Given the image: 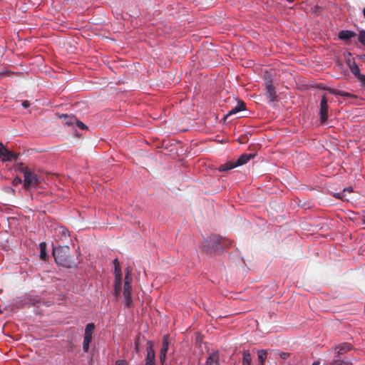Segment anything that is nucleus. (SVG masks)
Wrapping results in <instances>:
<instances>
[{
  "mask_svg": "<svg viewBox=\"0 0 365 365\" xmlns=\"http://www.w3.org/2000/svg\"><path fill=\"white\" fill-rule=\"evenodd\" d=\"M29 103L27 101H25L22 103V106L25 108H27L29 106Z\"/></svg>",
  "mask_w": 365,
  "mask_h": 365,
  "instance_id": "2f4dec72",
  "label": "nucleus"
},
{
  "mask_svg": "<svg viewBox=\"0 0 365 365\" xmlns=\"http://www.w3.org/2000/svg\"><path fill=\"white\" fill-rule=\"evenodd\" d=\"M245 104L243 102L240 101L237 103V105L232 108L227 114V116L232 115L233 114H236L237 113L245 110Z\"/></svg>",
  "mask_w": 365,
  "mask_h": 365,
  "instance_id": "2eb2a0df",
  "label": "nucleus"
},
{
  "mask_svg": "<svg viewBox=\"0 0 365 365\" xmlns=\"http://www.w3.org/2000/svg\"><path fill=\"white\" fill-rule=\"evenodd\" d=\"M252 158V154L242 155L236 161L237 166L242 165L247 163Z\"/></svg>",
  "mask_w": 365,
  "mask_h": 365,
  "instance_id": "dca6fc26",
  "label": "nucleus"
},
{
  "mask_svg": "<svg viewBox=\"0 0 365 365\" xmlns=\"http://www.w3.org/2000/svg\"><path fill=\"white\" fill-rule=\"evenodd\" d=\"M289 2H292L294 0H287Z\"/></svg>",
  "mask_w": 365,
  "mask_h": 365,
  "instance_id": "4c0bfd02",
  "label": "nucleus"
},
{
  "mask_svg": "<svg viewBox=\"0 0 365 365\" xmlns=\"http://www.w3.org/2000/svg\"><path fill=\"white\" fill-rule=\"evenodd\" d=\"M0 159L4 162L11 161L12 160H16V155L4 147V148L3 149L2 154H1L0 155Z\"/></svg>",
  "mask_w": 365,
  "mask_h": 365,
  "instance_id": "ddd939ff",
  "label": "nucleus"
},
{
  "mask_svg": "<svg viewBox=\"0 0 365 365\" xmlns=\"http://www.w3.org/2000/svg\"><path fill=\"white\" fill-rule=\"evenodd\" d=\"M334 196H336V197L340 198L343 200H347V199L346 198V195L343 192L342 193H336L334 195Z\"/></svg>",
  "mask_w": 365,
  "mask_h": 365,
  "instance_id": "c85d7f7f",
  "label": "nucleus"
},
{
  "mask_svg": "<svg viewBox=\"0 0 365 365\" xmlns=\"http://www.w3.org/2000/svg\"><path fill=\"white\" fill-rule=\"evenodd\" d=\"M327 110H328V105H327V99L325 96H323L321 101L320 104V118L321 122L324 123L327 119Z\"/></svg>",
  "mask_w": 365,
  "mask_h": 365,
  "instance_id": "6e6552de",
  "label": "nucleus"
},
{
  "mask_svg": "<svg viewBox=\"0 0 365 365\" xmlns=\"http://www.w3.org/2000/svg\"><path fill=\"white\" fill-rule=\"evenodd\" d=\"M319 361H314L312 365H319Z\"/></svg>",
  "mask_w": 365,
  "mask_h": 365,
  "instance_id": "c9c22d12",
  "label": "nucleus"
},
{
  "mask_svg": "<svg viewBox=\"0 0 365 365\" xmlns=\"http://www.w3.org/2000/svg\"><path fill=\"white\" fill-rule=\"evenodd\" d=\"M145 365H155V356L153 349V344L148 341L147 343V356Z\"/></svg>",
  "mask_w": 365,
  "mask_h": 365,
  "instance_id": "423d86ee",
  "label": "nucleus"
},
{
  "mask_svg": "<svg viewBox=\"0 0 365 365\" xmlns=\"http://www.w3.org/2000/svg\"><path fill=\"white\" fill-rule=\"evenodd\" d=\"M55 236L59 240H67L69 237L68 230L63 226H57L54 229Z\"/></svg>",
  "mask_w": 365,
  "mask_h": 365,
  "instance_id": "1a4fd4ad",
  "label": "nucleus"
},
{
  "mask_svg": "<svg viewBox=\"0 0 365 365\" xmlns=\"http://www.w3.org/2000/svg\"><path fill=\"white\" fill-rule=\"evenodd\" d=\"M331 365H352L351 362L348 360H339L336 359L332 363Z\"/></svg>",
  "mask_w": 365,
  "mask_h": 365,
  "instance_id": "b1692460",
  "label": "nucleus"
},
{
  "mask_svg": "<svg viewBox=\"0 0 365 365\" xmlns=\"http://www.w3.org/2000/svg\"><path fill=\"white\" fill-rule=\"evenodd\" d=\"M115 264V284H114V291L115 294L118 297L121 291V270L119 267V264L118 259H115L114 260Z\"/></svg>",
  "mask_w": 365,
  "mask_h": 365,
  "instance_id": "39448f33",
  "label": "nucleus"
},
{
  "mask_svg": "<svg viewBox=\"0 0 365 365\" xmlns=\"http://www.w3.org/2000/svg\"><path fill=\"white\" fill-rule=\"evenodd\" d=\"M336 93L341 96H350V94L345 91H338Z\"/></svg>",
  "mask_w": 365,
  "mask_h": 365,
  "instance_id": "7c9ffc66",
  "label": "nucleus"
},
{
  "mask_svg": "<svg viewBox=\"0 0 365 365\" xmlns=\"http://www.w3.org/2000/svg\"><path fill=\"white\" fill-rule=\"evenodd\" d=\"M352 192V189H350V188H347V189H344L343 190V193L346 195V192Z\"/></svg>",
  "mask_w": 365,
  "mask_h": 365,
  "instance_id": "72a5a7b5",
  "label": "nucleus"
},
{
  "mask_svg": "<svg viewBox=\"0 0 365 365\" xmlns=\"http://www.w3.org/2000/svg\"><path fill=\"white\" fill-rule=\"evenodd\" d=\"M267 359V351L264 350H260L258 351V359L261 365H262Z\"/></svg>",
  "mask_w": 365,
  "mask_h": 365,
  "instance_id": "412c9836",
  "label": "nucleus"
},
{
  "mask_svg": "<svg viewBox=\"0 0 365 365\" xmlns=\"http://www.w3.org/2000/svg\"><path fill=\"white\" fill-rule=\"evenodd\" d=\"M347 65L350 68L351 73L360 81H364L365 79V76L360 73V70L358 66L354 61L351 59H348L346 61Z\"/></svg>",
  "mask_w": 365,
  "mask_h": 365,
  "instance_id": "0eeeda50",
  "label": "nucleus"
},
{
  "mask_svg": "<svg viewBox=\"0 0 365 365\" xmlns=\"http://www.w3.org/2000/svg\"><path fill=\"white\" fill-rule=\"evenodd\" d=\"M364 222H365V216H364Z\"/></svg>",
  "mask_w": 365,
  "mask_h": 365,
  "instance_id": "58836bf2",
  "label": "nucleus"
},
{
  "mask_svg": "<svg viewBox=\"0 0 365 365\" xmlns=\"http://www.w3.org/2000/svg\"><path fill=\"white\" fill-rule=\"evenodd\" d=\"M266 90H267V96L270 99V101H274L277 95L274 91V88L273 86L272 82L271 81L266 82Z\"/></svg>",
  "mask_w": 365,
  "mask_h": 365,
  "instance_id": "f8f14e48",
  "label": "nucleus"
},
{
  "mask_svg": "<svg viewBox=\"0 0 365 365\" xmlns=\"http://www.w3.org/2000/svg\"><path fill=\"white\" fill-rule=\"evenodd\" d=\"M202 248L206 251V252H212V250L211 249H209L207 247H206L205 245H203Z\"/></svg>",
  "mask_w": 365,
  "mask_h": 365,
  "instance_id": "f704fd0d",
  "label": "nucleus"
},
{
  "mask_svg": "<svg viewBox=\"0 0 365 365\" xmlns=\"http://www.w3.org/2000/svg\"><path fill=\"white\" fill-rule=\"evenodd\" d=\"M209 243L212 245V250H217L221 248L224 245L225 240H222L216 235H213L210 237Z\"/></svg>",
  "mask_w": 365,
  "mask_h": 365,
  "instance_id": "9d476101",
  "label": "nucleus"
},
{
  "mask_svg": "<svg viewBox=\"0 0 365 365\" xmlns=\"http://www.w3.org/2000/svg\"><path fill=\"white\" fill-rule=\"evenodd\" d=\"M24 186L25 189L31 190L38 187L40 183V180L35 173L31 172L30 170H26L24 171Z\"/></svg>",
  "mask_w": 365,
  "mask_h": 365,
  "instance_id": "7ed1b4c3",
  "label": "nucleus"
},
{
  "mask_svg": "<svg viewBox=\"0 0 365 365\" xmlns=\"http://www.w3.org/2000/svg\"><path fill=\"white\" fill-rule=\"evenodd\" d=\"M62 117L64 118L65 124H66L68 125H75V121H76V118L74 116H68L67 115H63Z\"/></svg>",
  "mask_w": 365,
  "mask_h": 365,
  "instance_id": "6ab92c4d",
  "label": "nucleus"
},
{
  "mask_svg": "<svg viewBox=\"0 0 365 365\" xmlns=\"http://www.w3.org/2000/svg\"><path fill=\"white\" fill-rule=\"evenodd\" d=\"M115 365H128V363L125 359H118L115 361Z\"/></svg>",
  "mask_w": 365,
  "mask_h": 365,
  "instance_id": "a878e982",
  "label": "nucleus"
},
{
  "mask_svg": "<svg viewBox=\"0 0 365 365\" xmlns=\"http://www.w3.org/2000/svg\"><path fill=\"white\" fill-rule=\"evenodd\" d=\"M206 365H217L216 355L210 356L206 361Z\"/></svg>",
  "mask_w": 365,
  "mask_h": 365,
  "instance_id": "5701e85b",
  "label": "nucleus"
},
{
  "mask_svg": "<svg viewBox=\"0 0 365 365\" xmlns=\"http://www.w3.org/2000/svg\"><path fill=\"white\" fill-rule=\"evenodd\" d=\"M40 248V257L43 260H46L48 257V255L46 253V244L45 242H41L39 245Z\"/></svg>",
  "mask_w": 365,
  "mask_h": 365,
  "instance_id": "a211bd4d",
  "label": "nucleus"
},
{
  "mask_svg": "<svg viewBox=\"0 0 365 365\" xmlns=\"http://www.w3.org/2000/svg\"><path fill=\"white\" fill-rule=\"evenodd\" d=\"M125 272V279H124L123 297L125 298L126 305L128 307H129L132 302V299H131V289H132L131 272H132V269H131V267H126Z\"/></svg>",
  "mask_w": 365,
  "mask_h": 365,
  "instance_id": "f03ea898",
  "label": "nucleus"
},
{
  "mask_svg": "<svg viewBox=\"0 0 365 365\" xmlns=\"http://www.w3.org/2000/svg\"><path fill=\"white\" fill-rule=\"evenodd\" d=\"M359 41L364 45H365V31H362L359 34Z\"/></svg>",
  "mask_w": 365,
  "mask_h": 365,
  "instance_id": "393cba45",
  "label": "nucleus"
},
{
  "mask_svg": "<svg viewBox=\"0 0 365 365\" xmlns=\"http://www.w3.org/2000/svg\"><path fill=\"white\" fill-rule=\"evenodd\" d=\"M351 349V345L349 343H342L339 344L338 346L334 348L336 351V357L346 353L348 351Z\"/></svg>",
  "mask_w": 365,
  "mask_h": 365,
  "instance_id": "9b49d317",
  "label": "nucleus"
},
{
  "mask_svg": "<svg viewBox=\"0 0 365 365\" xmlns=\"http://www.w3.org/2000/svg\"><path fill=\"white\" fill-rule=\"evenodd\" d=\"M21 182H22V180L19 177H16L13 180L14 185H18L21 184Z\"/></svg>",
  "mask_w": 365,
  "mask_h": 365,
  "instance_id": "bb28decb",
  "label": "nucleus"
},
{
  "mask_svg": "<svg viewBox=\"0 0 365 365\" xmlns=\"http://www.w3.org/2000/svg\"><path fill=\"white\" fill-rule=\"evenodd\" d=\"M165 358H166V354H160V362L162 363V365L164 364Z\"/></svg>",
  "mask_w": 365,
  "mask_h": 365,
  "instance_id": "c756f323",
  "label": "nucleus"
},
{
  "mask_svg": "<svg viewBox=\"0 0 365 365\" xmlns=\"http://www.w3.org/2000/svg\"><path fill=\"white\" fill-rule=\"evenodd\" d=\"M75 124L82 130L86 128V125L82 122L78 120L77 119L76 121H75Z\"/></svg>",
  "mask_w": 365,
  "mask_h": 365,
  "instance_id": "cd10ccee",
  "label": "nucleus"
},
{
  "mask_svg": "<svg viewBox=\"0 0 365 365\" xmlns=\"http://www.w3.org/2000/svg\"><path fill=\"white\" fill-rule=\"evenodd\" d=\"M94 329L95 325L93 323H89L86 327L83 341V349L85 352H87L89 349V346L92 341V336Z\"/></svg>",
  "mask_w": 365,
  "mask_h": 365,
  "instance_id": "20e7f679",
  "label": "nucleus"
},
{
  "mask_svg": "<svg viewBox=\"0 0 365 365\" xmlns=\"http://www.w3.org/2000/svg\"><path fill=\"white\" fill-rule=\"evenodd\" d=\"M237 167L235 161H230L219 167V171H227Z\"/></svg>",
  "mask_w": 365,
  "mask_h": 365,
  "instance_id": "f3484780",
  "label": "nucleus"
},
{
  "mask_svg": "<svg viewBox=\"0 0 365 365\" xmlns=\"http://www.w3.org/2000/svg\"><path fill=\"white\" fill-rule=\"evenodd\" d=\"M355 33L351 31H341L339 34V38L341 40L347 41L355 36Z\"/></svg>",
  "mask_w": 365,
  "mask_h": 365,
  "instance_id": "4468645a",
  "label": "nucleus"
},
{
  "mask_svg": "<svg viewBox=\"0 0 365 365\" xmlns=\"http://www.w3.org/2000/svg\"><path fill=\"white\" fill-rule=\"evenodd\" d=\"M69 247L63 246L53 248V255L56 262L64 267H72L75 263L69 257Z\"/></svg>",
  "mask_w": 365,
  "mask_h": 365,
  "instance_id": "f257e3e1",
  "label": "nucleus"
},
{
  "mask_svg": "<svg viewBox=\"0 0 365 365\" xmlns=\"http://www.w3.org/2000/svg\"><path fill=\"white\" fill-rule=\"evenodd\" d=\"M168 349V342L167 336H164L163 341V347L160 350V354H166Z\"/></svg>",
  "mask_w": 365,
  "mask_h": 365,
  "instance_id": "4be33fe9",
  "label": "nucleus"
},
{
  "mask_svg": "<svg viewBox=\"0 0 365 365\" xmlns=\"http://www.w3.org/2000/svg\"><path fill=\"white\" fill-rule=\"evenodd\" d=\"M363 14H364V15L365 16V8L363 9Z\"/></svg>",
  "mask_w": 365,
  "mask_h": 365,
  "instance_id": "e433bc0d",
  "label": "nucleus"
},
{
  "mask_svg": "<svg viewBox=\"0 0 365 365\" xmlns=\"http://www.w3.org/2000/svg\"><path fill=\"white\" fill-rule=\"evenodd\" d=\"M357 57L361 61L365 62V55H360V56H358Z\"/></svg>",
  "mask_w": 365,
  "mask_h": 365,
  "instance_id": "473e14b6",
  "label": "nucleus"
},
{
  "mask_svg": "<svg viewBox=\"0 0 365 365\" xmlns=\"http://www.w3.org/2000/svg\"><path fill=\"white\" fill-rule=\"evenodd\" d=\"M251 360L250 354L248 351H245L243 354L242 365H250Z\"/></svg>",
  "mask_w": 365,
  "mask_h": 365,
  "instance_id": "aec40b11",
  "label": "nucleus"
}]
</instances>
